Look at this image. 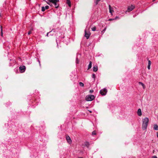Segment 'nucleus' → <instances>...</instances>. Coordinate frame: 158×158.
Here are the masks:
<instances>
[{
	"label": "nucleus",
	"instance_id": "obj_1",
	"mask_svg": "<svg viewBox=\"0 0 158 158\" xmlns=\"http://www.w3.org/2000/svg\"><path fill=\"white\" fill-rule=\"evenodd\" d=\"M148 122L149 119L148 118H145L142 119V128L143 130H146L147 129Z\"/></svg>",
	"mask_w": 158,
	"mask_h": 158
},
{
	"label": "nucleus",
	"instance_id": "obj_2",
	"mask_svg": "<svg viewBox=\"0 0 158 158\" xmlns=\"http://www.w3.org/2000/svg\"><path fill=\"white\" fill-rule=\"evenodd\" d=\"M95 97L94 95H89L85 97V100L87 101H92L94 99Z\"/></svg>",
	"mask_w": 158,
	"mask_h": 158
},
{
	"label": "nucleus",
	"instance_id": "obj_3",
	"mask_svg": "<svg viewBox=\"0 0 158 158\" xmlns=\"http://www.w3.org/2000/svg\"><path fill=\"white\" fill-rule=\"evenodd\" d=\"M50 2L53 4L55 6V7L56 8H58L59 5H57V2H59V0H48Z\"/></svg>",
	"mask_w": 158,
	"mask_h": 158
},
{
	"label": "nucleus",
	"instance_id": "obj_4",
	"mask_svg": "<svg viewBox=\"0 0 158 158\" xmlns=\"http://www.w3.org/2000/svg\"><path fill=\"white\" fill-rule=\"evenodd\" d=\"M107 91V90L106 88H104L100 91V93L102 95H104L106 94Z\"/></svg>",
	"mask_w": 158,
	"mask_h": 158
},
{
	"label": "nucleus",
	"instance_id": "obj_5",
	"mask_svg": "<svg viewBox=\"0 0 158 158\" xmlns=\"http://www.w3.org/2000/svg\"><path fill=\"white\" fill-rule=\"evenodd\" d=\"M135 8V6L131 5V6H128L127 8V11L130 12L132 11Z\"/></svg>",
	"mask_w": 158,
	"mask_h": 158
},
{
	"label": "nucleus",
	"instance_id": "obj_6",
	"mask_svg": "<svg viewBox=\"0 0 158 158\" xmlns=\"http://www.w3.org/2000/svg\"><path fill=\"white\" fill-rule=\"evenodd\" d=\"M21 73H23L25 70L26 68L25 66H21L19 68Z\"/></svg>",
	"mask_w": 158,
	"mask_h": 158
},
{
	"label": "nucleus",
	"instance_id": "obj_7",
	"mask_svg": "<svg viewBox=\"0 0 158 158\" xmlns=\"http://www.w3.org/2000/svg\"><path fill=\"white\" fill-rule=\"evenodd\" d=\"M90 33L89 32H87L86 30L85 31V36L86 38L87 39H89L90 36Z\"/></svg>",
	"mask_w": 158,
	"mask_h": 158
},
{
	"label": "nucleus",
	"instance_id": "obj_8",
	"mask_svg": "<svg viewBox=\"0 0 158 158\" xmlns=\"http://www.w3.org/2000/svg\"><path fill=\"white\" fill-rule=\"evenodd\" d=\"M66 139L67 142L69 143H71V140L70 138L68 135L66 136Z\"/></svg>",
	"mask_w": 158,
	"mask_h": 158
},
{
	"label": "nucleus",
	"instance_id": "obj_9",
	"mask_svg": "<svg viewBox=\"0 0 158 158\" xmlns=\"http://www.w3.org/2000/svg\"><path fill=\"white\" fill-rule=\"evenodd\" d=\"M137 114L139 116H141L142 115L141 110L140 109H139L137 111Z\"/></svg>",
	"mask_w": 158,
	"mask_h": 158
},
{
	"label": "nucleus",
	"instance_id": "obj_10",
	"mask_svg": "<svg viewBox=\"0 0 158 158\" xmlns=\"http://www.w3.org/2000/svg\"><path fill=\"white\" fill-rule=\"evenodd\" d=\"M109 8L110 12V13L112 14V12H114V11L112 9V8L111 7L110 5H109Z\"/></svg>",
	"mask_w": 158,
	"mask_h": 158
},
{
	"label": "nucleus",
	"instance_id": "obj_11",
	"mask_svg": "<svg viewBox=\"0 0 158 158\" xmlns=\"http://www.w3.org/2000/svg\"><path fill=\"white\" fill-rule=\"evenodd\" d=\"M153 129L154 130H158V126L156 124H155L154 125Z\"/></svg>",
	"mask_w": 158,
	"mask_h": 158
},
{
	"label": "nucleus",
	"instance_id": "obj_12",
	"mask_svg": "<svg viewBox=\"0 0 158 158\" xmlns=\"http://www.w3.org/2000/svg\"><path fill=\"white\" fill-rule=\"evenodd\" d=\"M98 66L96 65L95 66L93 67V71L94 72H96L98 70Z\"/></svg>",
	"mask_w": 158,
	"mask_h": 158
},
{
	"label": "nucleus",
	"instance_id": "obj_13",
	"mask_svg": "<svg viewBox=\"0 0 158 158\" xmlns=\"http://www.w3.org/2000/svg\"><path fill=\"white\" fill-rule=\"evenodd\" d=\"M92 67V62L91 61H90L89 62V64L88 65V69H90Z\"/></svg>",
	"mask_w": 158,
	"mask_h": 158
},
{
	"label": "nucleus",
	"instance_id": "obj_14",
	"mask_svg": "<svg viewBox=\"0 0 158 158\" xmlns=\"http://www.w3.org/2000/svg\"><path fill=\"white\" fill-rule=\"evenodd\" d=\"M66 3L68 5L69 7L71 6V2L70 0H67Z\"/></svg>",
	"mask_w": 158,
	"mask_h": 158
},
{
	"label": "nucleus",
	"instance_id": "obj_15",
	"mask_svg": "<svg viewBox=\"0 0 158 158\" xmlns=\"http://www.w3.org/2000/svg\"><path fill=\"white\" fill-rule=\"evenodd\" d=\"M85 145L87 148H88L89 145V143L87 142H85Z\"/></svg>",
	"mask_w": 158,
	"mask_h": 158
},
{
	"label": "nucleus",
	"instance_id": "obj_16",
	"mask_svg": "<svg viewBox=\"0 0 158 158\" xmlns=\"http://www.w3.org/2000/svg\"><path fill=\"white\" fill-rule=\"evenodd\" d=\"M79 85L81 87H83L84 86V84L81 82H80L79 83Z\"/></svg>",
	"mask_w": 158,
	"mask_h": 158
},
{
	"label": "nucleus",
	"instance_id": "obj_17",
	"mask_svg": "<svg viewBox=\"0 0 158 158\" xmlns=\"http://www.w3.org/2000/svg\"><path fill=\"white\" fill-rule=\"evenodd\" d=\"M91 29L93 31H95L96 30V27L95 26H94V27L91 28Z\"/></svg>",
	"mask_w": 158,
	"mask_h": 158
},
{
	"label": "nucleus",
	"instance_id": "obj_18",
	"mask_svg": "<svg viewBox=\"0 0 158 158\" xmlns=\"http://www.w3.org/2000/svg\"><path fill=\"white\" fill-rule=\"evenodd\" d=\"M100 1V0H96L95 2V5H97L98 4V2H99Z\"/></svg>",
	"mask_w": 158,
	"mask_h": 158
},
{
	"label": "nucleus",
	"instance_id": "obj_19",
	"mask_svg": "<svg viewBox=\"0 0 158 158\" xmlns=\"http://www.w3.org/2000/svg\"><path fill=\"white\" fill-rule=\"evenodd\" d=\"M45 7L44 6H42V10H41L43 12H44L45 11Z\"/></svg>",
	"mask_w": 158,
	"mask_h": 158
},
{
	"label": "nucleus",
	"instance_id": "obj_20",
	"mask_svg": "<svg viewBox=\"0 0 158 158\" xmlns=\"http://www.w3.org/2000/svg\"><path fill=\"white\" fill-rule=\"evenodd\" d=\"M96 131H94L92 132V135H96Z\"/></svg>",
	"mask_w": 158,
	"mask_h": 158
},
{
	"label": "nucleus",
	"instance_id": "obj_21",
	"mask_svg": "<svg viewBox=\"0 0 158 158\" xmlns=\"http://www.w3.org/2000/svg\"><path fill=\"white\" fill-rule=\"evenodd\" d=\"M79 63V60H78L77 58L76 59V63L78 64Z\"/></svg>",
	"mask_w": 158,
	"mask_h": 158
},
{
	"label": "nucleus",
	"instance_id": "obj_22",
	"mask_svg": "<svg viewBox=\"0 0 158 158\" xmlns=\"http://www.w3.org/2000/svg\"><path fill=\"white\" fill-rule=\"evenodd\" d=\"M1 35L2 36L3 35V32H2V26H1Z\"/></svg>",
	"mask_w": 158,
	"mask_h": 158
},
{
	"label": "nucleus",
	"instance_id": "obj_23",
	"mask_svg": "<svg viewBox=\"0 0 158 158\" xmlns=\"http://www.w3.org/2000/svg\"><path fill=\"white\" fill-rule=\"evenodd\" d=\"M33 30V29H31V30L30 31H29L28 32V35H30L31 33V31H32Z\"/></svg>",
	"mask_w": 158,
	"mask_h": 158
},
{
	"label": "nucleus",
	"instance_id": "obj_24",
	"mask_svg": "<svg viewBox=\"0 0 158 158\" xmlns=\"http://www.w3.org/2000/svg\"><path fill=\"white\" fill-rule=\"evenodd\" d=\"M92 77L93 78H94V79L95 80V74H93V75H92Z\"/></svg>",
	"mask_w": 158,
	"mask_h": 158
},
{
	"label": "nucleus",
	"instance_id": "obj_25",
	"mask_svg": "<svg viewBox=\"0 0 158 158\" xmlns=\"http://www.w3.org/2000/svg\"><path fill=\"white\" fill-rule=\"evenodd\" d=\"M45 9L47 10L49 9V6H46L45 7Z\"/></svg>",
	"mask_w": 158,
	"mask_h": 158
},
{
	"label": "nucleus",
	"instance_id": "obj_26",
	"mask_svg": "<svg viewBox=\"0 0 158 158\" xmlns=\"http://www.w3.org/2000/svg\"><path fill=\"white\" fill-rule=\"evenodd\" d=\"M52 31L49 32H48L46 36L47 37H48L49 36L48 35H49V34H50V33H52Z\"/></svg>",
	"mask_w": 158,
	"mask_h": 158
},
{
	"label": "nucleus",
	"instance_id": "obj_27",
	"mask_svg": "<svg viewBox=\"0 0 158 158\" xmlns=\"http://www.w3.org/2000/svg\"><path fill=\"white\" fill-rule=\"evenodd\" d=\"M151 61L150 60H148V65H151Z\"/></svg>",
	"mask_w": 158,
	"mask_h": 158
},
{
	"label": "nucleus",
	"instance_id": "obj_28",
	"mask_svg": "<svg viewBox=\"0 0 158 158\" xmlns=\"http://www.w3.org/2000/svg\"><path fill=\"white\" fill-rule=\"evenodd\" d=\"M148 69H150V65H148Z\"/></svg>",
	"mask_w": 158,
	"mask_h": 158
},
{
	"label": "nucleus",
	"instance_id": "obj_29",
	"mask_svg": "<svg viewBox=\"0 0 158 158\" xmlns=\"http://www.w3.org/2000/svg\"><path fill=\"white\" fill-rule=\"evenodd\" d=\"M139 84L141 85H143L144 84L143 83L141 82H139Z\"/></svg>",
	"mask_w": 158,
	"mask_h": 158
},
{
	"label": "nucleus",
	"instance_id": "obj_30",
	"mask_svg": "<svg viewBox=\"0 0 158 158\" xmlns=\"http://www.w3.org/2000/svg\"><path fill=\"white\" fill-rule=\"evenodd\" d=\"M94 92V90L93 89H91L90 90L89 92L90 93H91Z\"/></svg>",
	"mask_w": 158,
	"mask_h": 158
},
{
	"label": "nucleus",
	"instance_id": "obj_31",
	"mask_svg": "<svg viewBox=\"0 0 158 158\" xmlns=\"http://www.w3.org/2000/svg\"><path fill=\"white\" fill-rule=\"evenodd\" d=\"M143 86V88L144 89L145 88V86L144 85V84H143V85H142Z\"/></svg>",
	"mask_w": 158,
	"mask_h": 158
},
{
	"label": "nucleus",
	"instance_id": "obj_32",
	"mask_svg": "<svg viewBox=\"0 0 158 158\" xmlns=\"http://www.w3.org/2000/svg\"><path fill=\"white\" fill-rule=\"evenodd\" d=\"M118 18H118V17L116 16V17H115V18L114 19V20H116L117 19H118Z\"/></svg>",
	"mask_w": 158,
	"mask_h": 158
},
{
	"label": "nucleus",
	"instance_id": "obj_33",
	"mask_svg": "<svg viewBox=\"0 0 158 158\" xmlns=\"http://www.w3.org/2000/svg\"><path fill=\"white\" fill-rule=\"evenodd\" d=\"M152 158H157L156 156H154L152 157Z\"/></svg>",
	"mask_w": 158,
	"mask_h": 158
},
{
	"label": "nucleus",
	"instance_id": "obj_34",
	"mask_svg": "<svg viewBox=\"0 0 158 158\" xmlns=\"http://www.w3.org/2000/svg\"><path fill=\"white\" fill-rule=\"evenodd\" d=\"M114 19H109V21H112V20H114Z\"/></svg>",
	"mask_w": 158,
	"mask_h": 158
},
{
	"label": "nucleus",
	"instance_id": "obj_35",
	"mask_svg": "<svg viewBox=\"0 0 158 158\" xmlns=\"http://www.w3.org/2000/svg\"><path fill=\"white\" fill-rule=\"evenodd\" d=\"M47 3L49 5H50V6H51V4H50V3H48V2H47Z\"/></svg>",
	"mask_w": 158,
	"mask_h": 158
},
{
	"label": "nucleus",
	"instance_id": "obj_36",
	"mask_svg": "<svg viewBox=\"0 0 158 158\" xmlns=\"http://www.w3.org/2000/svg\"><path fill=\"white\" fill-rule=\"evenodd\" d=\"M106 28H105L102 31H105L106 30Z\"/></svg>",
	"mask_w": 158,
	"mask_h": 158
},
{
	"label": "nucleus",
	"instance_id": "obj_37",
	"mask_svg": "<svg viewBox=\"0 0 158 158\" xmlns=\"http://www.w3.org/2000/svg\"><path fill=\"white\" fill-rule=\"evenodd\" d=\"M51 33H50V34H49V35H52V34H51Z\"/></svg>",
	"mask_w": 158,
	"mask_h": 158
},
{
	"label": "nucleus",
	"instance_id": "obj_38",
	"mask_svg": "<svg viewBox=\"0 0 158 158\" xmlns=\"http://www.w3.org/2000/svg\"><path fill=\"white\" fill-rule=\"evenodd\" d=\"M157 137L158 138V132L157 133Z\"/></svg>",
	"mask_w": 158,
	"mask_h": 158
},
{
	"label": "nucleus",
	"instance_id": "obj_39",
	"mask_svg": "<svg viewBox=\"0 0 158 158\" xmlns=\"http://www.w3.org/2000/svg\"><path fill=\"white\" fill-rule=\"evenodd\" d=\"M78 158H83L82 157H79Z\"/></svg>",
	"mask_w": 158,
	"mask_h": 158
},
{
	"label": "nucleus",
	"instance_id": "obj_40",
	"mask_svg": "<svg viewBox=\"0 0 158 158\" xmlns=\"http://www.w3.org/2000/svg\"><path fill=\"white\" fill-rule=\"evenodd\" d=\"M155 1V0H153L152 2H154Z\"/></svg>",
	"mask_w": 158,
	"mask_h": 158
},
{
	"label": "nucleus",
	"instance_id": "obj_41",
	"mask_svg": "<svg viewBox=\"0 0 158 158\" xmlns=\"http://www.w3.org/2000/svg\"><path fill=\"white\" fill-rule=\"evenodd\" d=\"M0 16H1V14H0Z\"/></svg>",
	"mask_w": 158,
	"mask_h": 158
},
{
	"label": "nucleus",
	"instance_id": "obj_42",
	"mask_svg": "<svg viewBox=\"0 0 158 158\" xmlns=\"http://www.w3.org/2000/svg\"><path fill=\"white\" fill-rule=\"evenodd\" d=\"M89 112H90V113H91V112H91V111H89Z\"/></svg>",
	"mask_w": 158,
	"mask_h": 158
},
{
	"label": "nucleus",
	"instance_id": "obj_43",
	"mask_svg": "<svg viewBox=\"0 0 158 158\" xmlns=\"http://www.w3.org/2000/svg\"><path fill=\"white\" fill-rule=\"evenodd\" d=\"M44 1H46L45 0H44Z\"/></svg>",
	"mask_w": 158,
	"mask_h": 158
}]
</instances>
